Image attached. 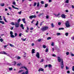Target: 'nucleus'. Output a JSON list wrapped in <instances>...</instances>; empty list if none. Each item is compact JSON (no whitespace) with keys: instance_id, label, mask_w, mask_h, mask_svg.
<instances>
[{"instance_id":"obj_1","label":"nucleus","mask_w":74,"mask_h":74,"mask_svg":"<svg viewBox=\"0 0 74 74\" xmlns=\"http://www.w3.org/2000/svg\"><path fill=\"white\" fill-rule=\"evenodd\" d=\"M0 54H3L4 55H7L8 56H9L10 57V58H11V56H10L9 54L5 52L4 51H1L0 52Z\"/></svg>"},{"instance_id":"obj_2","label":"nucleus","mask_w":74,"mask_h":74,"mask_svg":"<svg viewBox=\"0 0 74 74\" xmlns=\"http://www.w3.org/2000/svg\"><path fill=\"white\" fill-rule=\"evenodd\" d=\"M48 29V27L47 26H45L41 28L42 31H45Z\"/></svg>"},{"instance_id":"obj_3","label":"nucleus","mask_w":74,"mask_h":74,"mask_svg":"<svg viewBox=\"0 0 74 74\" xmlns=\"http://www.w3.org/2000/svg\"><path fill=\"white\" fill-rule=\"evenodd\" d=\"M62 62L60 64V66H61V68L62 69H63V68L64 67V65L63 64V59H61Z\"/></svg>"},{"instance_id":"obj_4","label":"nucleus","mask_w":74,"mask_h":74,"mask_svg":"<svg viewBox=\"0 0 74 74\" xmlns=\"http://www.w3.org/2000/svg\"><path fill=\"white\" fill-rule=\"evenodd\" d=\"M65 25L67 27H69L70 26V25L69 24V21H66Z\"/></svg>"},{"instance_id":"obj_5","label":"nucleus","mask_w":74,"mask_h":74,"mask_svg":"<svg viewBox=\"0 0 74 74\" xmlns=\"http://www.w3.org/2000/svg\"><path fill=\"white\" fill-rule=\"evenodd\" d=\"M29 19H32V18H36V15L30 16L29 17Z\"/></svg>"},{"instance_id":"obj_6","label":"nucleus","mask_w":74,"mask_h":74,"mask_svg":"<svg viewBox=\"0 0 74 74\" xmlns=\"http://www.w3.org/2000/svg\"><path fill=\"white\" fill-rule=\"evenodd\" d=\"M15 27H19V26H20L19 23H15Z\"/></svg>"},{"instance_id":"obj_7","label":"nucleus","mask_w":74,"mask_h":74,"mask_svg":"<svg viewBox=\"0 0 74 74\" xmlns=\"http://www.w3.org/2000/svg\"><path fill=\"white\" fill-rule=\"evenodd\" d=\"M36 56L37 57V58H40V53L38 52H37L36 55Z\"/></svg>"},{"instance_id":"obj_8","label":"nucleus","mask_w":74,"mask_h":74,"mask_svg":"<svg viewBox=\"0 0 74 74\" xmlns=\"http://www.w3.org/2000/svg\"><path fill=\"white\" fill-rule=\"evenodd\" d=\"M22 68L24 69H25V70H28L27 69V68H26L25 66H22L20 68V69H22Z\"/></svg>"},{"instance_id":"obj_9","label":"nucleus","mask_w":74,"mask_h":74,"mask_svg":"<svg viewBox=\"0 0 74 74\" xmlns=\"http://www.w3.org/2000/svg\"><path fill=\"white\" fill-rule=\"evenodd\" d=\"M44 71V69L42 68H39L38 70V71L39 72H40V71Z\"/></svg>"},{"instance_id":"obj_10","label":"nucleus","mask_w":74,"mask_h":74,"mask_svg":"<svg viewBox=\"0 0 74 74\" xmlns=\"http://www.w3.org/2000/svg\"><path fill=\"white\" fill-rule=\"evenodd\" d=\"M53 15H55V16L56 17L58 16H59V15H60V13H59L58 14H55V13H54L53 14Z\"/></svg>"},{"instance_id":"obj_11","label":"nucleus","mask_w":74,"mask_h":74,"mask_svg":"<svg viewBox=\"0 0 74 74\" xmlns=\"http://www.w3.org/2000/svg\"><path fill=\"white\" fill-rule=\"evenodd\" d=\"M61 17L62 18H66V15L64 14H62L61 15Z\"/></svg>"},{"instance_id":"obj_12","label":"nucleus","mask_w":74,"mask_h":74,"mask_svg":"<svg viewBox=\"0 0 74 74\" xmlns=\"http://www.w3.org/2000/svg\"><path fill=\"white\" fill-rule=\"evenodd\" d=\"M20 27H21V28L23 29V30H24V27H23V24H21V25H20Z\"/></svg>"},{"instance_id":"obj_13","label":"nucleus","mask_w":74,"mask_h":74,"mask_svg":"<svg viewBox=\"0 0 74 74\" xmlns=\"http://www.w3.org/2000/svg\"><path fill=\"white\" fill-rule=\"evenodd\" d=\"M58 60L59 62H61V59H60V58L59 57H58Z\"/></svg>"},{"instance_id":"obj_14","label":"nucleus","mask_w":74,"mask_h":74,"mask_svg":"<svg viewBox=\"0 0 74 74\" xmlns=\"http://www.w3.org/2000/svg\"><path fill=\"white\" fill-rule=\"evenodd\" d=\"M22 21H23V23H26V22H25V18H24L22 19Z\"/></svg>"},{"instance_id":"obj_15","label":"nucleus","mask_w":74,"mask_h":74,"mask_svg":"<svg viewBox=\"0 0 74 74\" xmlns=\"http://www.w3.org/2000/svg\"><path fill=\"white\" fill-rule=\"evenodd\" d=\"M12 69H13V68H8V70H9V71H12Z\"/></svg>"},{"instance_id":"obj_16","label":"nucleus","mask_w":74,"mask_h":74,"mask_svg":"<svg viewBox=\"0 0 74 74\" xmlns=\"http://www.w3.org/2000/svg\"><path fill=\"white\" fill-rule=\"evenodd\" d=\"M35 50L34 49H33L32 51V53H35Z\"/></svg>"},{"instance_id":"obj_17","label":"nucleus","mask_w":74,"mask_h":74,"mask_svg":"<svg viewBox=\"0 0 74 74\" xmlns=\"http://www.w3.org/2000/svg\"><path fill=\"white\" fill-rule=\"evenodd\" d=\"M3 19H4V21H5V22H7V23L8 22L7 21V20H6V19H5V17L3 16Z\"/></svg>"},{"instance_id":"obj_18","label":"nucleus","mask_w":74,"mask_h":74,"mask_svg":"<svg viewBox=\"0 0 74 74\" xmlns=\"http://www.w3.org/2000/svg\"><path fill=\"white\" fill-rule=\"evenodd\" d=\"M9 45L10 47H14V45L11 44L10 43L9 44Z\"/></svg>"},{"instance_id":"obj_19","label":"nucleus","mask_w":74,"mask_h":74,"mask_svg":"<svg viewBox=\"0 0 74 74\" xmlns=\"http://www.w3.org/2000/svg\"><path fill=\"white\" fill-rule=\"evenodd\" d=\"M0 23H2L3 25H4V22L2 21H0Z\"/></svg>"},{"instance_id":"obj_20","label":"nucleus","mask_w":74,"mask_h":74,"mask_svg":"<svg viewBox=\"0 0 74 74\" xmlns=\"http://www.w3.org/2000/svg\"><path fill=\"white\" fill-rule=\"evenodd\" d=\"M0 5L2 7H3V6H4V3H2L0 4Z\"/></svg>"},{"instance_id":"obj_21","label":"nucleus","mask_w":74,"mask_h":74,"mask_svg":"<svg viewBox=\"0 0 74 74\" xmlns=\"http://www.w3.org/2000/svg\"><path fill=\"white\" fill-rule=\"evenodd\" d=\"M51 25L52 27H55V25H54V24H53V23H51Z\"/></svg>"},{"instance_id":"obj_22","label":"nucleus","mask_w":74,"mask_h":74,"mask_svg":"<svg viewBox=\"0 0 74 74\" xmlns=\"http://www.w3.org/2000/svg\"><path fill=\"white\" fill-rule=\"evenodd\" d=\"M22 13V11H21L20 12H18V14H19V15H21V14Z\"/></svg>"},{"instance_id":"obj_23","label":"nucleus","mask_w":74,"mask_h":74,"mask_svg":"<svg viewBox=\"0 0 74 74\" xmlns=\"http://www.w3.org/2000/svg\"><path fill=\"white\" fill-rule=\"evenodd\" d=\"M21 22V19H19L17 21V22L18 23H19Z\"/></svg>"},{"instance_id":"obj_24","label":"nucleus","mask_w":74,"mask_h":74,"mask_svg":"<svg viewBox=\"0 0 74 74\" xmlns=\"http://www.w3.org/2000/svg\"><path fill=\"white\" fill-rule=\"evenodd\" d=\"M48 66L49 67V68H50V67H52V65L51 64H49L48 65Z\"/></svg>"},{"instance_id":"obj_25","label":"nucleus","mask_w":74,"mask_h":74,"mask_svg":"<svg viewBox=\"0 0 74 74\" xmlns=\"http://www.w3.org/2000/svg\"><path fill=\"white\" fill-rule=\"evenodd\" d=\"M28 73H29V72H28V70H27L25 72V74H28Z\"/></svg>"},{"instance_id":"obj_26","label":"nucleus","mask_w":74,"mask_h":74,"mask_svg":"<svg viewBox=\"0 0 74 74\" xmlns=\"http://www.w3.org/2000/svg\"><path fill=\"white\" fill-rule=\"evenodd\" d=\"M10 37L12 38H14V35L12 34V35H10Z\"/></svg>"},{"instance_id":"obj_27","label":"nucleus","mask_w":74,"mask_h":74,"mask_svg":"<svg viewBox=\"0 0 74 74\" xmlns=\"http://www.w3.org/2000/svg\"><path fill=\"white\" fill-rule=\"evenodd\" d=\"M12 63H14L13 65H14V66H15V65H16V62H15V61H14V62H13Z\"/></svg>"},{"instance_id":"obj_28","label":"nucleus","mask_w":74,"mask_h":74,"mask_svg":"<svg viewBox=\"0 0 74 74\" xmlns=\"http://www.w3.org/2000/svg\"><path fill=\"white\" fill-rule=\"evenodd\" d=\"M42 47L43 48L45 49V48H46V46L45 45H43L42 46Z\"/></svg>"},{"instance_id":"obj_29","label":"nucleus","mask_w":74,"mask_h":74,"mask_svg":"<svg viewBox=\"0 0 74 74\" xmlns=\"http://www.w3.org/2000/svg\"><path fill=\"white\" fill-rule=\"evenodd\" d=\"M36 4H37V3L35 2L34 3V5H33L34 7H35V6L36 5Z\"/></svg>"},{"instance_id":"obj_30","label":"nucleus","mask_w":74,"mask_h":74,"mask_svg":"<svg viewBox=\"0 0 74 74\" xmlns=\"http://www.w3.org/2000/svg\"><path fill=\"white\" fill-rule=\"evenodd\" d=\"M64 28L63 27L59 28V30H64Z\"/></svg>"},{"instance_id":"obj_31","label":"nucleus","mask_w":74,"mask_h":74,"mask_svg":"<svg viewBox=\"0 0 74 74\" xmlns=\"http://www.w3.org/2000/svg\"><path fill=\"white\" fill-rule=\"evenodd\" d=\"M69 0H66L65 1L66 3H69Z\"/></svg>"},{"instance_id":"obj_32","label":"nucleus","mask_w":74,"mask_h":74,"mask_svg":"<svg viewBox=\"0 0 74 74\" xmlns=\"http://www.w3.org/2000/svg\"><path fill=\"white\" fill-rule=\"evenodd\" d=\"M40 5V3L39 2H38L37 4V7H39Z\"/></svg>"},{"instance_id":"obj_33","label":"nucleus","mask_w":74,"mask_h":74,"mask_svg":"<svg viewBox=\"0 0 74 74\" xmlns=\"http://www.w3.org/2000/svg\"><path fill=\"white\" fill-rule=\"evenodd\" d=\"M69 35V33H66L65 34V35H66V36H68V35Z\"/></svg>"},{"instance_id":"obj_34","label":"nucleus","mask_w":74,"mask_h":74,"mask_svg":"<svg viewBox=\"0 0 74 74\" xmlns=\"http://www.w3.org/2000/svg\"><path fill=\"white\" fill-rule=\"evenodd\" d=\"M12 4L13 5H16V3L15 1L13 2Z\"/></svg>"},{"instance_id":"obj_35","label":"nucleus","mask_w":74,"mask_h":74,"mask_svg":"<svg viewBox=\"0 0 74 74\" xmlns=\"http://www.w3.org/2000/svg\"><path fill=\"white\" fill-rule=\"evenodd\" d=\"M38 21H37V23H36L35 25H36V26H37V25H38Z\"/></svg>"},{"instance_id":"obj_36","label":"nucleus","mask_w":74,"mask_h":74,"mask_svg":"<svg viewBox=\"0 0 74 74\" xmlns=\"http://www.w3.org/2000/svg\"><path fill=\"white\" fill-rule=\"evenodd\" d=\"M21 40H22V41H25L26 40V38H25V39H24L23 38H21Z\"/></svg>"},{"instance_id":"obj_37","label":"nucleus","mask_w":74,"mask_h":74,"mask_svg":"<svg viewBox=\"0 0 74 74\" xmlns=\"http://www.w3.org/2000/svg\"><path fill=\"white\" fill-rule=\"evenodd\" d=\"M23 71L22 70H20V71H19V72H18V73H22V71Z\"/></svg>"},{"instance_id":"obj_38","label":"nucleus","mask_w":74,"mask_h":74,"mask_svg":"<svg viewBox=\"0 0 74 74\" xmlns=\"http://www.w3.org/2000/svg\"><path fill=\"white\" fill-rule=\"evenodd\" d=\"M46 52H48V48H47L46 51H45Z\"/></svg>"},{"instance_id":"obj_39","label":"nucleus","mask_w":74,"mask_h":74,"mask_svg":"<svg viewBox=\"0 0 74 74\" xmlns=\"http://www.w3.org/2000/svg\"><path fill=\"white\" fill-rule=\"evenodd\" d=\"M42 40V39H38V41L40 42L41 41V40Z\"/></svg>"},{"instance_id":"obj_40","label":"nucleus","mask_w":74,"mask_h":74,"mask_svg":"<svg viewBox=\"0 0 74 74\" xmlns=\"http://www.w3.org/2000/svg\"><path fill=\"white\" fill-rule=\"evenodd\" d=\"M71 53V56H74V54H73V53H72L71 52V53Z\"/></svg>"},{"instance_id":"obj_41","label":"nucleus","mask_w":74,"mask_h":74,"mask_svg":"<svg viewBox=\"0 0 74 74\" xmlns=\"http://www.w3.org/2000/svg\"><path fill=\"white\" fill-rule=\"evenodd\" d=\"M60 34V33H57V35L58 36H59Z\"/></svg>"},{"instance_id":"obj_42","label":"nucleus","mask_w":74,"mask_h":74,"mask_svg":"<svg viewBox=\"0 0 74 74\" xmlns=\"http://www.w3.org/2000/svg\"><path fill=\"white\" fill-rule=\"evenodd\" d=\"M41 3H42V4H44V1H41Z\"/></svg>"},{"instance_id":"obj_43","label":"nucleus","mask_w":74,"mask_h":74,"mask_svg":"<svg viewBox=\"0 0 74 74\" xmlns=\"http://www.w3.org/2000/svg\"><path fill=\"white\" fill-rule=\"evenodd\" d=\"M0 41L1 42H3V39L2 38L0 39Z\"/></svg>"},{"instance_id":"obj_44","label":"nucleus","mask_w":74,"mask_h":74,"mask_svg":"<svg viewBox=\"0 0 74 74\" xmlns=\"http://www.w3.org/2000/svg\"><path fill=\"white\" fill-rule=\"evenodd\" d=\"M48 7V4H45V7L46 8V7Z\"/></svg>"},{"instance_id":"obj_45","label":"nucleus","mask_w":74,"mask_h":74,"mask_svg":"<svg viewBox=\"0 0 74 74\" xmlns=\"http://www.w3.org/2000/svg\"><path fill=\"white\" fill-rule=\"evenodd\" d=\"M10 35H12V34H13V32H12V31H10Z\"/></svg>"},{"instance_id":"obj_46","label":"nucleus","mask_w":74,"mask_h":74,"mask_svg":"<svg viewBox=\"0 0 74 74\" xmlns=\"http://www.w3.org/2000/svg\"><path fill=\"white\" fill-rule=\"evenodd\" d=\"M19 37H21L22 36V33H20L19 35Z\"/></svg>"},{"instance_id":"obj_47","label":"nucleus","mask_w":74,"mask_h":74,"mask_svg":"<svg viewBox=\"0 0 74 74\" xmlns=\"http://www.w3.org/2000/svg\"><path fill=\"white\" fill-rule=\"evenodd\" d=\"M71 39H72V40H74V36L71 37Z\"/></svg>"},{"instance_id":"obj_48","label":"nucleus","mask_w":74,"mask_h":74,"mask_svg":"<svg viewBox=\"0 0 74 74\" xmlns=\"http://www.w3.org/2000/svg\"><path fill=\"white\" fill-rule=\"evenodd\" d=\"M11 24L12 25H15V24L14 23L12 22Z\"/></svg>"},{"instance_id":"obj_49","label":"nucleus","mask_w":74,"mask_h":74,"mask_svg":"<svg viewBox=\"0 0 74 74\" xmlns=\"http://www.w3.org/2000/svg\"><path fill=\"white\" fill-rule=\"evenodd\" d=\"M51 45V46H53L54 45V43L53 42H52Z\"/></svg>"},{"instance_id":"obj_50","label":"nucleus","mask_w":74,"mask_h":74,"mask_svg":"<svg viewBox=\"0 0 74 74\" xmlns=\"http://www.w3.org/2000/svg\"><path fill=\"white\" fill-rule=\"evenodd\" d=\"M21 65V63H20V64H17V66H20V65Z\"/></svg>"},{"instance_id":"obj_51","label":"nucleus","mask_w":74,"mask_h":74,"mask_svg":"<svg viewBox=\"0 0 74 74\" xmlns=\"http://www.w3.org/2000/svg\"><path fill=\"white\" fill-rule=\"evenodd\" d=\"M50 39H51V37H49L47 38V40H50Z\"/></svg>"},{"instance_id":"obj_52","label":"nucleus","mask_w":74,"mask_h":74,"mask_svg":"<svg viewBox=\"0 0 74 74\" xmlns=\"http://www.w3.org/2000/svg\"><path fill=\"white\" fill-rule=\"evenodd\" d=\"M35 21V20H33L31 22V23H33Z\"/></svg>"},{"instance_id":"obj_53","label":"nucleus","mask_w":74,"mask_h":74,"mask_svg":"<svg viewBox=\"0 0 74 74\" xmlns=\"http://www.w3.org/2000/svg\"><path fill=\"white\" fill-rule=\"evenodd\" d=\"M66 55H69V52H67L66 53Z\"/></svg>"},{"instance_id":"obj_54","label":"nucleus","mask_w":74,"mask_h":74,"mask_svg":"<svg viewBox=\"0 0 74 74\" xmlns=\"http://www.w3.org/2000/svg\"><path fill=\"white\" fill-rule=\"evenodd\" d=\"M66 70H69V69L68 66H66Z\"/></svg>"},{"instance_id":"obj_55","label":"nucleus","mask_w":74,"mask_h":74,"mask_svg":"<svg viewBox=\"0 0 74 74\" xmlns=\"http://www.w3.org/2000/svg\"><path fill=\"white\" fill-rule=\"evenodd\" d=\"M42 14H43V13L40 14L39 15V16H41V15H42Z\"/></svg>"},{"instance_id":"obj_56","label":"nucleus","mask_w":74,"mask_h":74,"mask_svg":"<svg viewBox=\"0 0 74 74\" xmlns=\"http://www.w3.org/2000/svg\"><path fill=\"white\" fill-rule=\"evenodd\" d=\"M72 70H73V71H74V66H73L72 67Z\"/></svg>"},{"instance_id":"obj_57","label":"nucleus","mask_w":74,"mask_h":74,"mask_svg":"<svg viewBox=\"0 0 74 74\" xmlns=\"http://www.w3.org/2000/svg\"><path fill=\"white\" fill-rule=\"evenodd\" d=\"M8 8L10 10H12V8L10 7H9Z\"/></svg>"},{"instance_id":"obj_58","label":"nucleus","mask_w":74,"mask_h":74,"mask_svg":"<svg viewBox=\"0 0 74 74\" xmlns=\"http://www.w3.org/2000/svg\"><path fill=\"white\" fill-rule=\"evenodd\" d=\"M12 8H15V7H14V5H12Z\"/></svg>"},{"instance_id":"obj_59","label":"nucleus","mask_w":74,"mask_h":74,"mask_svg":"<svg viewBox=\"0 0 74 74\" xmlns=\"http://www.w3.org/2000/svg\"><path fill=\"white\" fill-rule=\"evenodd\" d=\"M14 36H15V37L17 36V33H15L14 34Z\"/></svg>"},{"instance_id":"obj_60","label":"nucleus","mask_w":74,"mask_h":74,"mask_svg":"<svg viewBox=\"0 0 74 74\" xmlns=\"http://www.w3.org/2000/svg\"><path fill=\"white\" fill-rule=\"evenodd\" d=\"M61 25V23L60 22H59L58 23V25Z\"/></svg>"},{"instance_id":"obj_61","label":"nucleus","mask_w":74,"mask_h":74,"mask_svg":"<svg viewBox=\"0 0 74 74\" xmlns=\"http://www.w3.org/2000/svg\"><path fill=\"white\" fill-rule=\"evenodd\" d=\"M17 59H21V57L19 56L18 57Z\"/></svg>"},{"instance_id":"obj_62","label":"nucleus","mask_w":74,"mask_h":74,"mask_svg":"<svg viewBox=\"0 0 74 74\" xmlns=\"http://www.w3.org/2000/svg\"><path fill=\"white\" fill-rule=\"evenodd\" d=\"M67 73H68V74H70V71H68Z\"/></svg>"},{"instance_id":"obj_63","label":"nucleus","mask_w":74,"mask_h":74,"mask_svg":"<svg viewBox=\"0 0 74 74\" xmlns=\"http://www.w3.org/2000/svg\"><path fill=\"white\" fill-rule=\"evenodd\" d=\"M44 62V59H42L40 61V62Z\"/></svg>"},{"instance_id":"obj_64","label":"nucleus","mask_w":74,"mask_h":74,"mask_svg":"<svg viewBox=\"0 0 74 74\" xmlns=\"http://www.w3.org/2000/svg\"><path fill=\"white\" fill-rule=\"evenodd\" d=\"M52 56H53L55 57V56H56V55L55 54H53L52 55Z\"/></svg>"}]
</instances>
